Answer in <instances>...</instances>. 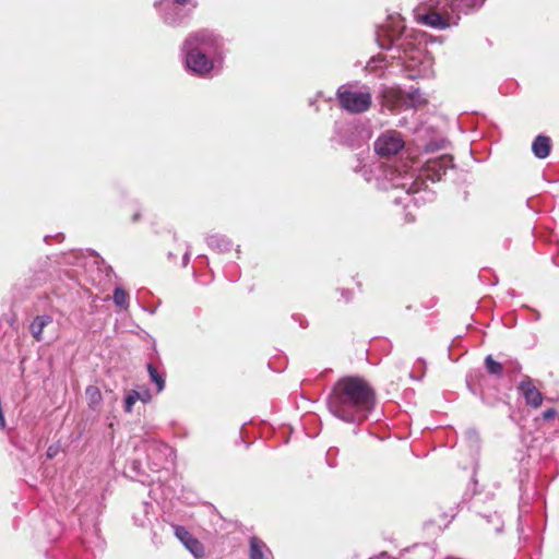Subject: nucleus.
I'll use <instances>...</instances> for the list:
<instances>
[{
    "label": "nucleus",
    "mask_w": 559,
    "mask_h": 559,
    "mask_svg": "<svg viewBox=\"0 0 559 559\" xmlns=\"http://www.w3.org/2000/svg\"><path fill=\"white\" fill-rule=\"evenodd\" d=\"M420 22L427 26L443 29L447 28L450 23L448 16H443L438 12H429L420 16Z\"/></svg>",
    "instance_id": "13"
},
{
    "label": "nucleus",
    "mask_w": 559,
    "mask_h": 559,
    "mask_svg": "<svg viewBox=\"0 0 559 559\" xmlns=\"http://www.w3.org/2000/svg\"><path fill=\"white\" fill-rule=\"evenodd\" d=\"M209 248L217 253H224L233 248V242L224 235L212 234L206 237Z\"/></svg>",
    "instance_id": "10"
},
{
    "label": "nucleus",
    "mask_w": 559,
    "mask_h": 559,
    "mask_svg": "<svg viewBox=\"0 0 559 559\" xmlns=\"http://www.w3.org/2000/svg\"><path fill=\"white\" fill-rule=\"evenodd\" d=\"M85 396L88 407L93 411H98L103 401L100 390L95 385H88L85 390Z\"/></svg>",
    "instance_id": "15"
},
{
    "label": "nucleus",
    "mask_w": 559,
    "mask_h": 559,
    "mask_svg": "<svg viewBox=\"0 0 559 559\" xmlns=\"http://www.w3.org/2000/svg\"><path fill=\"white\" fill-rule=\"evenodd\" d=\"M134 521H135V523H136L139 526H145V524H146V520H144V519H138L136 516H134Z\"/></svg>",
    "instance_id": "24"
},
{
    "label": "nucleus",
    "mask_w": 559,
    "mask_h": 559,
    "mask_svg": "<svg viewBox=\"0 0 559 559\" xmlns=\"http://www.w3.org/2000/svg\"><path fill=\"white\" fill-rule=\"evenodd\" d=\"M112 300L114 304L121 309H127L129 307V294L121 287L115 288Z\"/></svg>",
    "instance_id": "16"
},
{
    "label": "nucleus",
    "mask_w": 559,
    "mask_h": 559,
    "mask_svg": "<svg viewBox=\"0 0 559 559\" xmlns=\"http://www.w3.org/2000/svg\"><path fill=\"white\" fill-rule=\"evenodd\" d=\"M519 389L528 405L535 408L542 405V393L532 384V381L528 378L520 383Z\"/></svg>",
    "instance_id": "9"
},
{
    "label": "nucleus",
    "mask_w": 559,
    "mask_h": 559,
    "mask_svg": "<svg viewBox=\"0 0 559 559\" xmlns=\"http://www.w3.org/2000/svg\"><path fill=\"white\" fill-rule=\"evenodd\" d=\"M141 399V394L136 390H131L124 397V411L127 413L132 412L134 403Z\"/></svg>",
    "instance_id": "18"
},
{
    "label": "nucleus",
    "mask_w": 559,
    "mask_h": 559,
    "mask_svg": "<svg viewBox=\"0 0 559 559\" xmlns=\"http://www.w3.org/2000/svg\"><path fill=\"white\" fill-rule=\"evenodd\" d=\"M223 39L214 32L202 29L191 33L182 44V55L186 69L200 76L206 78L221 59Z\"/></svg>",
    "instance_id": "2"
},
{
    "label": "nucleus",
    "mask_w": 559,
    "mask_h": 559,
    "mask_svg": "<svg viewBox=\"0 0 559 559\" xmlns=\"http://www.w3.org/2000/svg\"><path fill=\"white\" fill-rule=\"evenodd\" d=\"M404 147V140L396 131L382 133L374 142V151L382 157L397 154Z\"/></svg>",
    "instance_id": "6"
},
{
    "label": "nucleus",
    "mask_w": 559,
    "mask_h": 559,
    "mask_svg": "<svg viewBox=\"0 0 559 559\" xmlns=\"http://www.w3.org/2000/svg\"><path fill=\"white\" fill-rule=\"evenodd\" d=\"M556 416V411L550 408V409H547L544 414H543V417L545 419H551Z\"/></svg>",
    "instance_id": "22"
},
{
    "label": "nucleus",
    "mask_w": 559,
    "mask_h": 559,
    "mask_svg": "<svg viewBox=\"0 0 559 559\" xmlns=\"http://www.w3.org/2000/svg\"><path fill=\"white\" fill-rule=\"evenodd\" d=\"M140 219V213H135L133 216H132V221L133 222H138Z\"/></svg>",
    "instance_id": "27"
},
{
    "label": "nucleus",
    "mask_w": 559,
    "mask_h": 559,
    "mask_svg": "<svg viewBox=\"0 0 559 559\" xmlns=\"http://www.w3.org/2000/svg\"><path fill=\"white\" fill-rule=\"evenodd\" d=\"M374 393L369 384L358 377H345L336 382L329 399L330 412L344 421L365 418L373 406Z\"/></svg>",
    "instance_id": "1"
},
{
    "label": "nucleus",
    "mask_w": 559,
    "mask_h": 559,
    "mask_svg": "<svg viewBox=\"0 0 559 559\" xmlns=\"http://www.w3.org/2000/svg\"><path fill=\"white\" fill-rule=\"evenodd\" d=\"M249 557L250 559H271L272 552L265 543L258 537H252L250 539Z\"/></svg>",
    "instance_id": "11"
},
{
    "label": "nucleus",
    "mask_w": 559,
    "mask_h": 559,
    "mask_svg": "<svg viewBox=\"0 0 559 559\" xmlns=\"http://www.w3.org/2000/svg\"><path fill=\"white\" fill-rule=\"evenodd\" d=\"M150 507H151V506H150V503H147V502H144V503L142 504V508H143V511H144L145 515L148 513V508H150Z\"/></svg>",
    "instance_id": "25"
},
{
    "label": "nucleus",
    "mask_w": 559,
    "mask_h": 559,
    "mask_svg": "<svg viewBox=\"0 0 559 559\" xmlns=\"http://www.w3.org/2000/svg\"><path fill=\"white\" fill-rule=\"evenodd\" d=\"M485 365H486L487 370L491 374H497V376L501 374L502 365L500 362L496 361L490 355L486 357Z\"/></svg>",
    "instance_id": "19"
},
{
    "label": "nucleus",
    "mask_w": 559,
    "mask_h": 559,
    "mask_svg": "<svg viewBox=\"0 0 559 559\" xmlns=\"http://www.w3.org/2000/svg\"><path fill=\"white\" fill-rule=\"evenodd\" d=\"M533 153L538 158H546L550 152V139L545 135H538L532 145Z\"/></svg>",
    "instance_id": "14"
},
{
    "label": "nucleus",
    "mask_w": 559,
    "mask_h": 559,
    "mask_svg": "<svg viewBox=\"0 0 559 559\" xmlns=\"http://www.w3.org/2000/svg\"><path fill=\"white\" fill-rule=\"evenodd\" d=\"M340 103L344 109L350 112L366 111L371 105V94L367 91H356L347 86L337 90Z\"/></svg>",
    "instance_id": "4"
},
{
    "label": "nucleus",
    "mask_w": 559,
    "mask_h": 559,
    "mask_svg": "<svg viewBox=\"0 0 559 559\" xmlns=\"http://www.w3.org/2000/svg\"><path fill=\"white\" fill-rule=\"evenodd\" d=\"M150 399L148 392H145L143 395H141V401L146 402Z\"/></svg>",
    "instance_id": "26"
},
{
    "label": "nucleus",
    "mask_w": 559,
    "mask_h": 559,
    "mask_svg": "<svg viewBox=\"0 0 559 559\" xmlns=\"http://www.w3.org/2000/svg\"><path fill=\"white\" fill-rule=\"evenodd\" d=\"M146 456L150 468L158 472L166 468L168 464H173L176 457L175 450L168 444L152 440L146 445Z\"/></svg>",
    "instance_id": "3"
},
{
    "label": "nucleus",
    "mask_w": 559,
    "mask_h": 559,
    "mask_svg": "<svg viewBox=\"0 0 559 559\" xmlns=\"http://www.w3.org/2000/svg\"><path fill=\"white\" fill-rule=\"evenodd\" d=\"M155 9H159L160 19L166 25L176 27L185 24L191 13V9L177 5L174 2L167 3L165 7L162 1L154 2Z\"/></svg>",
    "instance_id": "5"
},
{
    "label": "nucleus",
    "mask_w": 559,
    "mask_h": 559,
    "mask_svg": "<svg viewBox=\"0 0 559 559\" xmlns=\"http://www.w3.org/2000/svg\"><path fill=\"white\" fill-rule=\"evenodd\" d=\"M150 379L152 382L156 384L157 392H162L165 388V379L158 372V370L152 365L147 364L146 366Z\"/></svg>",
    "instance_id": "17"
},
{
    "label": "nucleus",
    "mask_w": 559,
    "mask_h": 559,
    "mask_svg": "<svg viewBox=\"0 0 559 559\" xmlns=\"http://www.w3.org/2000/svg\"><path fill=\"white\" fill-rule=\"evenodd\" d=\"M52 323V317L49 314H43L37 316L34 318L29 325V332L32 336L37 341L40 342L43 340V331L44 329Z\"/></svg>",
    "instance_id": "12"
},
{
    "label": "nucleus",
    "mask_w": 559,
    "mask_h": 559,
    "mask_svg": "<svg viewBox=\"0 0 559 559\" xmlns=\"http://www.w3.org/2000/svg\"><path fill=\"white\" fill-rule=\"evenodd\" d=\"M174 532L176 537L195 558L199 559L204 556V547L202 543L197 539L186 527L174 525Z\"/></svg>",
    "instance_id": "7"
},
{
    "label": "nucleus",
    "mask_w": 559,
    "mask_h": 559,
    "mask_svg": "<svg viewBox=\"0 0 559 559\" xmlns=\"http://www.w3.org/2000/svg\"><path fill=\"white\" fill-rule=\"evenodd\" d=\"M450 167H452V158L448 155H442L427 163L426 177L431 181H439Z\"/></svg>",
    "instance_id": "8"
},
{
    "label": "nucleus",
    "mask_w": 559,
    "mask_h": 559,
    "mask_svg": "<svg viewBox=\"0 0 559 559\" xmlns=\"http://www.w3.org/2000/svg\"><path fill=\"white\" fill-rule=\"evenodd\" d=\"M59 453V445L58 444H51L46 452L47 459L51 460Z\"/></svg>",
    "instance_id": "21"
},
{
    "label": "nucleus",
    "mask_w": 559,
    "mask_h": 559,
    "mask_svg": "<svg viewBox=\"0 0 559 559\" xmlns=\"http://www.w3.org/2000/svg\"><path fill=\"white\" fill-rule=\"evenodd\" d=\"M190 259V252L187 250L182 257V266H187Z\"/></svg>",
    "instance_id": "23"
},
{
    "label": "nucleus",
    "mask_w": 559,
    "mask_h": 559,
    "mask_svg": "<svg viewBox=\"0 0 559 559\" xmlns=\"http://www.w3.org/2000/svg\"><path fill=\"white\" fill-rule=\"evenodd\" d=\"M173 2L177 5L187 7L191 10H194L198 7L197 0H173Z\"/></svg>",
    "instance_id": "20"
}]
</instances>
